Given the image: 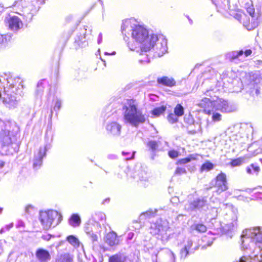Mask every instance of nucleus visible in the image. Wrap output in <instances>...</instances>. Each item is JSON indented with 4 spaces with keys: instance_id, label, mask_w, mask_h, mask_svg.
<instances>
[{
    "instance_id": "a18cd8bd",
    "label": "nucleus",
    "mask_w": 262,
    "mask_h": 262,
    "mask_svg": "<svg viewBox=\"0 0 262 262\" xmlns=\"http://www.w3.org/2000/svg\"><path fill=\"white\" fill-rule=\"evenodd\" d=\"M33 210V207L31 206H28L25 208L26 212L30 214L31 213L32 211Z\"/></svg>"
},
{
    "instance_id": "4c0bfd02",
    "label": "nucleus",
    "mask_w": 262,
    "mask_h": 262,
    "mask_svg": "<svg viewBox=\"0 0 262 262\" xmlns=\"http://www.w3.org/2000/svg\"><path fill=\"white\" fill-rule=\"evenodd\" d=\"M96 219L98 221H105L106 220V215L103 212H98L95 214Z\"/></svg>"
},
{
    "instance_id": "4468645a",
    "label": "nucleus",
    "mask_w": 262,
    "mask_h": 262,
    "mask_svg": "<svg viewBox=\"0 0 262 262\" xmlns=\"http://www.w3.org/2000/svg\"><path fill=\"white\" fill-rule=\"evenodd\" d=\"M223 206H225L226 208L229 210V213H230L232 215V222L231 223L232 225V229H233L237 226L236 221L237 220V210L234 208L232 205L230 204H223Z\"/></svg>"
},
{
    "instance_id": "7ed1b4c3",
    "label": "nucleus",
    "mask_w": 262,
    "mask_h": 262,
    "mask_svg": "<svg viewBox=\"0 0 262 262\" xmlns=\"http://www.w3.org/2000/svg\"><path fill=\"white\" fill-rule=\"evenodd\" d=\"M198 105L203 108L204 112L208 114H211V112L214 110L230 113L235 112L237 109L235 104L221 98L211 101L209 98H204Z\"/></svg>"
},
{
    "instance_id": "2f4dec72",
    "label": "nucleus",
    "mask_w": 262,
    "mask_h": 262,
    "mask_svg": "<svg viewBox=\"0 0 262 262\" xmlns=\"http://www.w3.org/2000/svg\"><path fill=\"white\" fill-rule=\"evenodd\" d=\"M178 117L175 114H170L167 117V120L169 123L173 124L178 122Z\"/></svg>"
},
{
    "instance_id": "de8ad7c7",
    "label": "nucleus",
    "mask_w": 262,
    "mask_h": 262,
    "mask_svg": "<svg viewBox=\"0 0 262 262\" xmlns=\"http://www.w3.org/2000/svg\"><path fill=\"white\" fill-rule=\"evenodd\" d=\"M170 201L173 204H177L179 201V199L177 196H174L171 198Z\"/></svg>"
},
{
    "instance_id": "49530a36",
    "label": "nucleus",
    "mask_w": 262,
    "mask_h": 262,
    "mask_svg": "<svg viewBox=\"0 0 262 262\" xmlns=\"http://www.w3.org/2000/svg\"><path fill=\"white\" fill-rule=\"evenodd\" d=\"M61 106V102L60 101L57 100L55 102L54 104V109L59 110Z\"/></svg>"
},
{
    "instance_id": "f257e3e1",
    "label": "nucleus",
    "mask_w": 262,
    "mask_h": 262,
    "mask_svg": "<svg viewBox=\"0 0 262 262\" xmlns=\"http://www.w3.org/2000/svg\"><path fill=\"white\" fill-rule=\"evenodd\" d=\"M131 36L138 43V48L141 53L150 50L158 40L157 35H150L145 27L139 25H136L133 27Z\"/></svg>"
},
{
    "instance_id": "9d476101",
    "label": "nucleus",
    "mask_w": 262,
    "mask_h": 262,
    "mask_svg": "<svg viewBox=\"0 0 262 262\" xmlns=\"http://www.w3.org/2000/svg\"><path fill=\"white\" fill-rule=\"evenodd\" d=\"M218 202L219 200L217 198H210V203H209V209L208 210L209 211L206 213L210 216L211 219H215L217 215L218 209L215 204L218 203Z\"/></svg>"
},
{
    "instance_id": "423d86ee",
    "label": "nucleus",
    "mask_w": 262,
    "mask_h": 262,
    "mask_svg": "<svg viewBox=\"0 0 262 262\" xmlns=\"http://www.w3.org/2000/svg\"><path fill=\"white\" fill-rule=\"evenodd\" d=\"M57 211L54 210L42 211L39 213V221L45 230L51 228L55 219L58 216Z\"/></svg>"
},
{
    "instance_id": "393cba45",
    "label": "nucleus",
    "mask_w": 262,
    "mask_h": 262,
    "mask_svg": "<svg viewBox=\"0 0 262 262\" xmlns=\"http://www.w3.org/2000/svg\"><path fill=\"white\" fill-rule=\"evenodd\" d=\"M165 254L166 255L167 262H175V256L170 250H165Z\"/></svg>"
},
{
    "instance_id": "79ce46f5",
    "label": "nucleus",
    "mask_w": 262,
    "mask_h": 262,
    "mask_svg": "<svg viewBox=\"0 0 262 262\" xmlns=\"http://www.w3.org/2000/svg\"><path fill=\"white\" fill-rule=\"evenodd\" d=\"M168 156L171 158L174 159L178 157L179 153L177 151L172 150L168 152Z\"/></svg>"
},
{
    "instance_id": "dca6fc26",
    "label": "nucleus",
    "mask_w": 262,
    "mask_h": 262,
    "mask_svg": "<svg viewBox=\"0 0 262 262\" xmlns=\"http://www.w3.org/2000/svg\"><path fill=\"white\" fill-rule=\"evenodd\" d=\"M243 54V50L232 51L226 54V58L231 61H234L236 59H240Z\"/></svg>"
},
{
    "instance_id": "f3484780",
    "label": "nucleus",
    "mask_w": 262,
    "mask_h": 262,
    "mask_svg": "<svg viewBox=\"0 0 262 262\" xmlns=\"http://www.w3.org/2000/svg\"><path fill=\"white\" fill-rule=\"evenodd\" d=\"M74 256L69 253H64L57 256L55 262H73Z\"/></svg>"
},
{
    "instance_id": "473e14b6",
    "label": "nucleus",
    "mask_w": 262,
    "mask_h": 262,
    "mask_svg": "<svg viewBox=\"0 0 262 262\" xmlns=\"http://www.w3.org/2000/svg\"><path fill=\"white\" fill-rule=\"evenodd\" d=\"M193 242L191 239H188L187 243L185 244L184 248L189 251L193 250V252L196 250V248H192Z\"/></svg>"
},
{
    "instance_id": "864d4df0",
    "label": "nucleus",
    "mask_w": 262,
    "mask_h": 262,
    "mask_svg": "<svg viewBox=\"0 0 262 262\" xmlns=\"http://www.w3.org/2000/svg\"><path fill=\"white\" fill-rule=\"evenodd\" d=\"M212 91V90H211V89L207 90L206 91V92L205 93V94H206V95L210 96L211 95V93Z\"/></svg>"
},
{
    "instance_id": "c756f323",
    "label": "nucleus",
    "mask_w": 262,
    "mask_h": 262,
    "mask_svg": "<svg viewBox=\"0 0 262 262\" xmlns=\"http://www.w3.org/2000/svg\"><path fill=\"white\" fill-rule=\"evenodd\" d=\"M164 112V106L155 108L151 112V114L155 116H159Z\"/></svg>"
},
{
    "instance_id": "bf43d9fd",
    "label": "nucleus",
    "mask_w": 262,
    "mask_h": 262,
    "mask_svg": "<svg viewBox=\"0 0 262 262\" xmlns=\"http://www.w3.org/2000/svg\"><path fill=\"white\" fill-rule=\"evenodd\" d=\"M130 49H131V50H135V49H133V48H130Z\"/></svg>"
},
{
    "instance_id": "72a5a7b5",
    "label": "nucleus",
    "mask_w": 262,
    "mask_h": 262,
    "mask_svg": "<svg viewBox=\"0 0 262 262\" xmlns=\"http://www.w3.org/2000/svg\"><path fill=\"white\" fill-rule=\"evenodd\" d=\"M241 128L247 130V135L249 133H252L253 132V127L251 123H244L242 124Z\"/></svg>"
},
{
    "instance_id": "39448f33",
    "label": "nucleus",
    "mask_w": 262,
    "mask_h": 262,
    "mask_svg": "<svg viewBox=\"0 0 262 262\" xmlns=\"http://www.w3.org/2000/svg\"><path fill=\"white\" fill-rule=\"evenodd\" d=\"M185 208L188 211H199L205 213L209 209V204L206 197H201L186 204Z\"/></svg>"
},
{
    "instance_id": "3c124183",
    "label": "nucleus",
    "mask_w": 262,
    "mask_h": 262,
    "mask_svg": "<svg viewBox=\"0 0 262 262\" xmlns=\"http://www.w3.org/2000/svg\"><path fill=\"white\" fill-rule=\"evenodd\" d=\"M128 27V24H126V23H124L122 24V26H121V30H122V31L123 32V31H125V30H126V28Z\"/></svg>"
},
{
    "instance_id": "c9c22d12",
    "label": "nucleus",
    "mask_w": 262,
    "mask_h": 262,
    "mask_svg": "<svg viewBox=\"0 0 262 262\" xmlns=\"http://www.w3.org/2000/svg\"><path fill=\"white\" fill-rule=\"evenodd\" d=\"M46 155V149L44 147H40L39 148L37 151V154L35 155V157L40 158L41 159H43V158Z\"/></svg>"
},
{
    "instance_id": "b1692460",
    "label": "nucleus",
    "mask_w": 262,
    "mask_h": 262,
    "mask_svg": "<svg viewBox=\"0 0 262 262\" xmlns=\"http://www.w3.org/2000/svg\"><path fill=\"white\" fill-rule=\"evenodd\" d=\"M214 167L213 164L210 162H207L205 163H204L201 167V171L203 172L204 171H208L211 169H212Z\"/></svg>"
},
{
    "instance_id": "bb28decb",
    "label": "nucleus",
    "mask_w": 262,
    "mask_h": 262,
    "mask_svg": "<svg viewBox=\"0 0 262 262\" xmlns=\"http://www.w3.org/2000/svg\"><path fill=\"white\" fill-rule=\"evenodd\" d=\"M193 253V250L189 251L188 250H186V249L183 248L180 251V259H185L189 254H192Z\"/></svg>"
},
{
    "instance_id": "f704fd0d",
    "label": "nucleus",
    "mask_w": 262,
    "mask_h": 262,
    "mask_svg": "<svg viewBox=\"0 0 262 262\" xmlns=\"http://www.w3.org/2000/svg\"><path fill=\"white\" fill-rule=\"evenodd\" d=\"M42 159L35 157L33 165V168H37L38 167H40L42 164Z\"/></svg>"
},
{
    "instance_id": "4d7b16f0",
    "label": "nucleus",
    "mask_w": 262,
    "mask_h": 262,
    "mask_svg": "<svg viewBox=\"0 0 262 262\" xmlns=\"http://www.w3.org/2000/svg\"><path fill=\"white\" fill-rule=\"evenodd\" d=\"M164 91L165 92H170V90H168V89H166L165 88V90H164Z\"/></svg>"
},
{
    "instance_id": "9b49d317",
    "label": "nucleus",
    "mask_w": 262,
    "mask_h": 262,
    "mask_svg": "<svg viewBox=\"0 0 262 262\" xmlns=\"http://www.w3.org/2000/svg\"><path fill=\"white\" fill-rule=\"evenodd\" d=\"M35 256L39 262H48L51 259L50 252L43 248H38L36 250Z\"/></svg>"
},
{
    "instance_id": "e433bc0d",
    "label": "nucleus",
    "mask_w": 262,
    "mask_h": 262,
    "mask_svg": "<svg viewBox=\"0 0 262 262\" xmlns=\"http://www.w3.org/2000/svg\"><path fill=\"white\" fill-rule=\"evenodd\" d=\"M212 112V120L214 122H219L222 120V115L218 113Z\"/></svg>"
},
{
    "instance_id": "6ab92c4d",
    "label": "nucleus",
    "mask_w": 262,
    "mask_h": 262,
    "mask_svg": "<svg viewBox=\"0 0 262 262\" xmlns=\"http://www.w3.org/2000/svg\"><path fill=\"white\" fill-rule=\"evenodd\" d=\"M126 257L121 253H116L111 256L108 259V262H125Z\"/></svg>"
},
{
    "instance_id": "58836bf2",
    "label": "nucleus",
    "mask_w": 262,
    "mask_h": 262,
    "mask_svg": "<svg viewBox=\"0 0 262 262\" xmlns=\"http://www.w3.org/2000/svg\"><path fill=\"white\" fill-rule=\"evenodd\" d=\"M147 145L149 149L152 150H155L157 148L158 146L157 142L155 141H149Z\"/></svg>"
},
{
    "instance_id": "7c9ffc66",
    "label": "nucleus",
    "mask_w": 262,
    "mask_h": 262,
    "mask_svg": "<svg viewBox=\"0 0 262 262\" xmlns=\"http://www.w3.org/2000/svg\"><path fill=\"white\" fill-rule=\"evenodd\" d=\"M194 158L192 157V155H191L188 157L179 160L177 162V164H180V165L185 164L186 163L190 162L192 160H194Z\"/></svg>"
},
{
    "instance_id": "052dcab7",
    "label": "nucleus",
    "mask_w": 262,
    "mask_h": 262,
    "mask_svg": "<svg viewBox=\"0 0 262 262\" xmlns=\"http://www.w3.org/2000/svg\"><path fill=\"white\" fill-rule=\"evenodd\" d=\"M211 243L209 244L208 245V246H211Z\"/></svg>"
},
{
    "instance_id": "09e8293b",
    "label": "nucleus",
    "mask_w": 262,
    "mask_h": 262,
    "mask_svg": "<svg viewBox=\"0 0 262 262\" xmlns=\"http://www.w3.org/2000/svg\"><path fill=\"white\" fill-rule=\"evenodd\" d=\"M252 53V51L250 49L246 50L245 52H244V54L245 55V57H248Z\"/></svg>"
},
{
    "instance_id": "a878e982",
    "label": "nucleus",
    "mask_w": 262,
    "mask_h": 262,
    "mask_svg": "<svg viewBox=\"0 0 262 262\" xmlns=\"http://www.w3.org/2000/svg\"><path fill=\"white\" fill-rule=\"evenodd\" d=\"M174 114L178 117L182 116L184 114V107L180 104H178L174 109Z\"/></svg>"
},
{
    "instance_id": "20e7f679",
    "label": "nucleus",
    "mask_w": 262,
    "mask_h": 262,
    "mask_svg": "<svg viewBox=\"0 0 262 262\" xmlns=\"http://www.w3.org/2000/svg\"><path fill=\"white\" fill-rule=\"evenodd\" d=\"M241 82L243 89L250 95L258 96L262 92V70L246 73Z\"/></svg>"
},
{
    "instance_id": "5701e85b",
    "label": "nucleus",
    "mask_w": 262,
    "mask_h": 262,
    "mask_svg": "<svg viewBox=\"0 0 262 262\" xmlns=\"http://www.w3.org/2000/svg\"><path fill=\"white\" fill-rule=\"evenodd\" d=\"M164 84L165 86L172 87L176 85V81L172 77L165 76Z\"/></svg>"
},
{
    "instance_id": "13d9d810",
    "label": "nucleus",
    "mask_w": 262,
    "mask_h": 262,
    "mask_svg": "<svg viewBox=\"0 0 262 262\" xmlns=\"http://www.w3.org/2000/svg\"><path fill=\"white\" fill-rule=\"evenodd\" d=\"M2 210H3V209L2 208H0V213L2 212Z\"/></svg>"
},
{
    "instance_id": "1a4fd4ad",
    "label": "nucleus",
    "mask_w": 262,
    "mask_h": 262,
    "mask_svg": "<svg viewBox=\"0 0 262 262\" xmlns=\"http://www.w3.org/2000/svg\"><path fill=\"white\" fill-rule=\"evenodd\" d=\"M260 20V15L257 13L255 16H250L248 21L244 22V25L247 30H252L258 26Z\"/></svg>"
},
{
    "instance_id": "aec40b11",
    "label": "nucleus",
    "mask_w": 262,
    "mask_h": 262,
    "mask_svg": "<svg viewBox=\"0 0 262 262\" xmlns=\"http://www.w3.org/2000/svg\"><path fill=\"white\" fill-rule=\"evenodd\" d=\"M67 241L75 248H78L80 246V242L78 239L74 235H69L67 237Z\"/></svg>"
},
{
    "instance_id": "ea45409f",
    "label": "nucleus",
    "mask_w": 262,
    "mask_h": 262,
    "mask_svg": "<svg viewBox=\"0 0 262 262\" xmlns=\"http://www.w3.org/2000/svg\"><path fill=\"white\" fill-rule=\"evenodd\" d=\"M246 9L247 12L249 14L250 16H255L257 14V13H255L254 9L253 8V5H252L251 6L247 7Z\"/></svg>"
},
{
    "instance_id": "cd10ccee",
    "label": "nucleus",
    "mask_w": 262,
    "mask_h": 262,
    "mask_svg": "<svg viewBox=\"0 0 262 262\" xmlns=\"http://www.w3.org/2000/svg\"><path fill=\"white\" fill-rule=\"evenodd\" d=\"M10 35L0 34V47L7 44L10 41Z\"/></svg>"
},
{
    "instance_id": "c85d7f7f",
    "label": "nucleus",
    "mask_w": 262,
    "mask_h": 262,
    "mask_svg": "<svg viewBox=\"0 0 262 262\" xmlns=\"http://www.w3.org/2000/svg\"><path fill=\"white\" fill-rule=\"evenodd\" d=\"M193 227L195 230L200 232H205L207 230L206 227L203 224H195Z\"/></svg>"
},
{
    "instance_id": "5fc2aeb1",
    "label": "nucleus",
    "mask_w": 262,
    "mask_h": 262,
    "mask_svg": "<svg viewBox=\"0 0 262 262\" xmlns=\"http://www.w3.org/2000/svg\"><path fill=\"white\" fill-rule=\"evenodd\" d=\"M158 81L159 83L164 84V77H161L158 79Z\"/></svg>"
},
{
    "instance_id": "8fccbe9b",
    "label": "nucleus",
    "mask_w": 262,
    "mask_h": 262,
    "mask_svg": "<svg viewBox=\"0 0 262 262\" xmlns=\"http://www.w3.org/2000/svg\"><path fill=\"white\" fill-rule=\"evenodd\" d=\"M92 240L93 242H96L98 240V237L96 234H93L91 235Z\"/></svg>"
},
{
    "instance_id": "c03bdc74",
    "label": "nucleus",
    "mask_w": 262,
    "mask_h": 262,
    "mask_svg": "<svg viewBox=\"0 0 262 262\" xmlns=\"http://www.w3.org/2000/svg\"><path fill=\"white\" fill-rule=\"evenodd\" d=\"M51 237H52V235L51 234H47L42 235L41 238L46 241H49L51 239Z\"/></svg>"
},
{
    "instance_id": "4be33fe9",
    "label": "nucleus",
    "mask_w": 262,
    "mask_h": 262,
    "mask_svg": "<svg viewBox=\"0 0 262 262\" xmlns=\"http://www.w3.org/2000/svg\"><path fill=\"white\" fill-rule=\"evenodd\" d=\"M259 171V167L255 164H252L247 168V172L248 173H255L257 174Z\"/></svg>"
},
{
    "instance_id": "6e6d98bb",
    "label": "nucleus",
    "mask_w": 262,
    "mask_h": 262,
    "mask_svg": "<svg viewBox=\"0 0 262 262\" xmlns=\"http://www.w3.org/2000/svg\"><path fill=\"white\" fill-rule=\"evenodd\" d=\"M39 4H43L45 3L46 0H36Z\"/></svg>"
},
{
    "instance_id": "2eb2a0df",
    "label": "nucleus",
    "mask_w": 262,
    "mask_h": 262,
    "mask_svg": "<svg viewBox=\"0 0 262 262\" xmlns=\"http://www.w3.org/2000/svg\"><path fill=\"white\" fill-rule=\"evenodd\" d=\"M121 128V127L119 124L113 122L107 125L106 130L114 135H117L120 134Z\"/></svg>"
},
{
    "instance_id": "6e6552de",
    "label": "nucleus",
    "mask_w": 262,
    "mask_h": 262,
    "mask_svg": "<svg viewBox=\"0 0 262 262\" xmlns=\"http://www.w3.org/2000/svg\"><path fill=\"white\" fill-rule=\"evenodd\" d=\"M5 22L9 29L14 31L19 30L23 25L20 19L16 16H10L7 17Z\"/></svg>"
},
{
    "instance_id": "0eeeda50",
    "label": "nucleus",
    "mask_w": 262,
    "mask_h": 262,
    "mask_svg": "<svg viewBox=\"0 0 262 262\" xmlns=\"http://www.w3.org/2000/svg\"><path fill=\"white\" fill-rule=\"evenodd\" d=\"M226 175L223 172L219 174L215 178L214 187L216 188L215 192L217 194L228 189Z\"/></svg>"
},
{
    "instance_id": "a211bd4d",
    "label": "nucleus",
    "mask_w": 262,
    "mask_h": 262,
    "mask_svg": "<svg viewBox=\"0 0 262 262\" xmlns=\"http://www.w3.org/2000/svg\"><path fill=\"white\" fill-rule=\"evenodd\" d=\"M81 223V219L77 213L72 214L69 219V223L74 227L79 226Z\"/></svg>"
},
{
    "instance_id": "412c9836",
    "label": "nucleus",
    "mask_w": 262,
    "mask_h": 262,
    "mask_svg": "<svg viewBox=\"0 0 262 262\" xmlns=\"http://www.w3.org/2000/svg\"><path fill=\"white\" fill-rule=\"evenodd\" d=\"M246 157H239L235 159L232 160L230 162V165L232 167L239 166L245 163Z\"/></svg>"
},
{
    "instance_id": "ddd939ff",
    "label": "nucleus",
    "mask_w": 262,
    "mask_h": 262,
    "mask_svg": "<svg viewBox=\"0 0 262 262\" xmlns=\"http://www.w3.org/2000/svg\"><path fill=\"white\" fill-rule=\"evenodd\" d=\"M10 132L3 130L0 132V143L2 147L9 146L12 144Z\"/></svg>"
},
{
    "instance_id": "37998d69",
    "label": "nucleus",
    "mask_w": 262,
    "mask_h": 262,
    "mask_svg": "<svg viewBox=\"0 0 262 262\" xmlns=\"http://www.w3.org/2000/svg\"><path fill=\"white\" fill-rule=\"evenodd\" d=\"M184 120L185 122H187L188 124H191L193 123V119L192 117L190 115H189L188 118H187L186 116L184 117Z\"/></svg>"
},
{
    "instance_id": "603ef678",
    "label": "nucleus",
    "mask_w": 262,
    "mask_h": 262,
    "mask_svg": "<svg viewBox=\"0 0 262 262\" xmlns=\"http://www.w3.org/2000/svg\"><path fill=\"white\" fill-rule=\"evenodd\" d=\"M200 125H199V128L197 130H190L189 131V132L190 134H194L198 132H199L200 130Z\"/></svg>"
},
{
    "instance_id": "f03ea898",
    "label": "nucleus",
    "mask_w": 262,
    "mask_h": 262,
    "mask_svg": "<svg viewBox=\"0 0 262 262\" xmlns=\"http://www.w3.org/2000/svg\"><path fill=\"white\" fill-rule=\"evenodd\" d=\"M123 110L124 111L123 117L125 122L137 126L145 122V115L138 109V103L136 99H127L126 104L123 106Z\"/></svg>"
},
{
    "instance_id": "a19ab883",
    "label": "nucleus",
    "mask_w": 262,
    "mask_h": 262,
    "mask_svg": "<svg viewBox=\"0 0 262 262\" xmlns=\"http://www.w3.org/2000/svg\"><path fill=\"white\" fill-rule=\"evenodd\" d=\"M186 173V170L184 167H177L175 170V174L177 175H181Z\"/></svg>"
},
{
    "instance_id": "f8f14e48",
    "label": "nucleus",
    "mask_w": 262,
    "mask_h": 262,
    "mask_svg": "<svg viewBox=\"0 0 262 262\" xmlns=\"http://www.w3.org/2000/svg\"><path fill=\"white\" fill-rule=\"evenodd\" d=\"M105 242L110 246H116L119 244V239L117 233L114 231L108 232L104 237Z\"/></svg>"
}]
</instances>
